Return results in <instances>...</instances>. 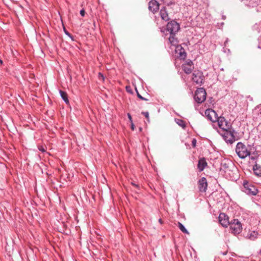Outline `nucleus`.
<instances>
[{
	"label": "nucleus",
	"instance_id": "1",
	"mask_svg": "<svg viewBox=\"0 0 261 261\" xmlns=\"http://www.w3.org/2000/svg\"><path fill=\"white\" fill-rule=\"evenodd\" d=\"M250 146H247L241 142L237 144L236 152L238 156L242 159H245L250 155Z\"/></svg>",
	"mask_w": 261,
	"mask_h": 261
},
{
	"label": "nucleus",
	"instance_id": "2",
	"mask_svg": "<svg viewBox=\"0 0 261 261\" xmlns=\"http://www.w3.org/2000/svg\"><path fill=\"white\" fill-rule=\"evenodd\" d=\"M236 133L233 129L230 128L229 129L224 130L223 133H222L221 135L226 143L231 144L237 140L234 135Z\"/></svg>",
	"mask_w": 261,
	"mask_h": 261
},
{
	"label": "nucleus",
	"instance_id": "3",
	"mask_svg": "<svg viewBox=\"0 0 261 261\" xmlns=\"http://www.w3.org/2000/svg\"><path fill=\"white\" fill-rule=\"evenodd\" d=\"M205 77L201 71L194 70L192 73V81L196 85H201L203 84Z\"/></svg>",
	"mask_w": 261,
	"mask_h": 261
},
{
	"label": "nucleus",
	"instance_id": "4",
	"mask_svg": "<svg viewBox=\"0 0 261 261\" xmlns=\"http://www.w3.org/2000/svg\"><path fill=\"white\" fill-rule=\"evenodd\" d=\"M230 228H242L245 220L239 216H236L230 221Z\"/></svg>",
	"mask_w": 261,
	"mask_h": 261
},
{
	"label": "nucleus",
	"instance_id": "5",
	"mask_svg": "<svg viewBox=\"0 0 261 261\" xmlns=\"http://www.w3.org/2000/svg\"><path fill=\"white\" fill-rule=\"evenodd\" d=\"M206 92L203 88H198L194 94V99L198 103L203 102L206 99Z\"/></svg>",
	"mask_w": 261,
	"mask_h": 261
},
{
	"label": "nucleus",
	"instance_id": "6",
	"mask_svg": "<svg viewBox=\"0 0 261 261\" xmlns=\"http://www.w3.org/2000/svg\"><path fill=\"white\" fill-rule=\"evenodd\" d=\"M244 191L248 195H256L258 191L255 186L249 184L247 181H244L243 184Z\"/></svg>",
	"mask_w": 261,
	"mask_h": 261
},
{
	"label": "nucleus",
	"instance_id": "7",
	"mask_svg": "<svg viewBox=\"0 0 261 261\" xmlns=\"http://www.w3.org/2000/svg\"><path fill=\"white\" fill-rule=\"evenodd\" d=\"M179 29V24L174 20L169 22L167 24L166 30L169 32L170 34H175Z\"/></svg>",
	"mask_w": 261,
	"mask_h": 261
},
{
	"label": "nucleus",
	"instance_id": "8",
	"mask_svg": "<svg viewBox=\"0 0 261 261\" xmlns=\"http://www.w3.org/2000/svg\"><path fill=\"white\" fill-rule=\"evenodd\" d=\"M243 236L247 239L254 240L257 238L258 232L253 229H243Z\"/></svg>",
	"mask_w": 261,
	"mask_h": 261
},
{
	"label": "nucleus",
	"instance_id": "9",
	"mask_svg": "<svg viewBox=\"0 0 261 261\" xmlns=\"http://www.w3.org/2000/svg\"><path fill=\"white\" fill-rule=\"evenodd\" d=\"M216 121L218 122L219 127L223 130L229 129L231 127L230 124L223 117H218Z\"/></svg>",
	"mask_w": 261,
	"mask_h": 261
},
{
	"label": "nucleus",
	"instance_id": "10",
	"mask_svg": "<svg viewBox=\"0 0 261 261\" xmlns=\"http://www.w3.org/2000/svg\"><path fill=\"white\" fill-rule=\"evenodd\" d=\"M229 217L224 213H221L219 216V221L224 227H227L230 225Z\"/></svg>",
	"mask_w": 261,
	"mask_h": 261
},
{
	"label": "nucleus",
	"instance_id": "11",
	"mask_svg": "<svg viewBox=\"0 0 261 261\" xmlns=\"http://www.w3.org/2000/svg\"><path fill=\"white\" fill-rule=\"evenodd\" d=\"M205 115L207 119L213 122H216L218 118V116L216 112L211 109H206L205 111Z\"/></svg>",
	"mask_w": 261,
	"mask_h": 261
},
{
	"label": "nucleus",
	"instance_id": "12",
	"mask_svg": "<svg viewBox=\"0 0 261 261\" xmlns=\"http://www.w3.org/2000/svg\"><path fill=\"white\" fill-rule=\"evenodd\" d=\"M198 186L199 192H206L207 188V182L205 177H203L198 180Z\"/></svg>",
	"mask_w": 261,
	"mask_h": 261
},
{
	"label": "nucleus",
	"instance_id": "13",
	"mask_svg": "<svg viewBox=\"0 0 261 261\" xmlns=\"http://www.w3.org/2000/svg\"><path fill=\"white\" fill-rule=\"evenodd\" d=\"M160 4L156 0H151L148 3V9L153 14L159 10Z\"/></svg>",
	"mask_w": 261,
	"mask_h": 261
},
{
	"label": "nucleus",
	"instance_id": "14",
	"mask_svg": "<svg viewBox=\"0 0 261 261\" xmlns=\"http://www.w3.org/2000/svg\"><path fill=\"white\" fill-rule=\"evenodd\" d=\"M182 68L186 74L191 73L194 68L193 62L191 61L187 62L182 65Z\"/></svg>",
	"mask_w": 261,
	"mask_h": 261
},
{
	"label": "nucleus",
	"instance_id": "15",
	"mask_svg": "<svg viewBox=\"0 0 261 261\" xmlns=\"http://www.w3.org/2000/svg\"><path fill=\"white\" fill-rule=\"evenodd\" d=\"M160 15L163 20L168 21L170 20V17L166 7H162L160 11Z\"/></svg>",
	"mask_w": 261,
	"mask_h": 261
},
{
	"label": "nucleus",
	"instance_id": "16",
	"mask_svg": "<svg viewBox=\"0 0 261 261\" xmlns=\"http://www.w3.org/2000/svg\"><path fill=\"white\" fill-rule=\"evenodd\" d=\"M207 166L206 159L204 158H200L197 164V168L199 172H202Z\"/></svg>",
	"mask_w": 261,
	"mask_h": 261
},
{
	"label": "nucleus",
	"instance_id": "17",
	"mask_svg": "<svg viewBox=\"0 0 261 261\" xmlns=\"http://www.w3.org/2000/svg\"><path fill=\"white\" fill-rule=\"evenodd\" d=\"M175 51L176 53L178 51L179 58L180 59H185L186 58V53L184 48L181 45H177L176 47Z\"/></svg>",
	"mask_w": 261,
	"mask_h": 261
},
{
	"label": "nucleus",
	"instance_id": "18",
	"mask_svg": "<svg viewBox=\"0 0 261 261\" xmlns=\"http://www.w3.org/2000/svg\"><path fill=\"white\" fill-rule=\"evenodd\" d=\"M252 169L255 175L261 177V166L258 165L256 162H255Z\"/></svg>",
	"mask_w": 261,
	"mask_h": 261
},
{
	"label": "nucleus",
	"instance_id": "19",
	"mask_svg": "<svg viewBox=\"0 0 261 261\" xmlns=\"http://www.w3.org/2000/svg\"><path fill=\"white\" fill-rule=\"evenodd\" d=\"M175 34H170L169 38V42L172 45L175 46L176 47L178 45V41L177 38L175 37Z\"/></svg>",
	"mask_w": 261,
	"mask_h": 261
},
{
	"label": "nucleus",
	"instance_id": "20",
	"mask_svg": "<svg viewBox=\"0 0 261 261\" xmlns=\"http://www.w3.org/2000/svg\"><path fill=\"white\" fill-rule=\"evenodd\" d=\"M59 92H60V95H61L62 98L63 99V100L65 101V102L66 104H69V101L68 99V94L66 93V92L60 90Z\"/></svg>",
	"mask_w": 261,
	"mask_h": 261
},
{
	"label": "nucleus",
	"instance_id": "21",
	"mask_svg": "<svg viewBox=\"0 0 261 261\" xmlns=\"http://www.w3.org/2000/svg\"><path fill=\"white\" fill-rule=\"evenodd\" d=\"M177 124L181 126L183 129H185L186 127V124L185 121L181 119H177L175 120Z\"/></svg>",
	"mask_w": 261,
	"mask_h": 261
},
{
	"label": "nucleus",
	"instance_id": "22",
	"mask_svg": "<svg viewBox=\"0 0 261 261\" xmlns=\"http://www.w3.org/2000/svg\"><path fill=\"white\" fill-rule=\"evenodd\" d=\"M243 229H231V233L234 234H239L240 233H243Z\"/></svg>",
	"mask_w": 261,
	"mask_h": 261
},
{
	"label": "nucleus",
	"instance_id": "23",
	"mask_svg": "<svg viewBox=\"0 0 261 261\" xmlns=\"http://www.w3.org/2000/svg\"><path fill=\"white\" fill-rule=\"evenodd\" d=\"M135 90H136V93H137V97H138L139 99H141V100H145V101H147V100H148V99H147V98H145V97H143V96H142L140 95V94L138 92V90H137V88H136V89H135Z\"/></svg>",
	"mask_w": 261,
	"mask_h": 261
},
{
	"label": "nucleus",
	"instance_id": "24",
	"mask_svg": "<svg viewBox=\"0 0 261 261\" xmlns=\"http://www.w3.org/2000/svg\"><path fill=\"white\" fill-rule=\"evenodd\" d=\"M142 114H143L145 117L147 119L148 121H149V113L148 112H142Z\"/></svg>",
	"mask_w": 261,
	"mask_h": 261
},
{
	"label": "nucleus",
	"instance_id": "25",
	"mask_svg": "<svg viewBox=\"0 0 261 261\" xmlns=\"http://www.w3.org/2000/svg\"><path fill=\"white\" fill-rule=\"evenodd\" d=\"M175 224L178 226L179 227V228H185V227H184V226L181 224L180 223V222H177V224L176 223H175Z\"/></svg>",
	"mask_w": 261,
	"mask_h": 261
},
{
	"label": "nucleus",
	"instance_id": "26",
	"mask_svg": "<svg viewBox=\"0 0 261 261\" xmlns=\"http://www.w3.org/2000/svg\"><path fill=\"white\" fill-rule=\"evenodd\" d=\"M196 140L195 139H193L192 141V146L193 147H195L196 146Z\"/></svg>",
	"mask_w": 261,
	"mask_h": 261
},
{
	"label": "nucleus",
	"instance_id": "27",
	"mask_svg": "<svg viewBox=\"0 0 261 261\" xmlns=\"http://www.w3.org/2000/svg\"><path fill=\"white\" fill-rule=\"evenodd\" d=\"M64 32H65V33L68 35L69 37H70V38H72V35L71 34H70L67 31H66V30L65 29V28L64 29Z\"/></svg>",
	"mask_w": 261,
	"mask_h": 261
},
{
	"label": "nucleus",
	"instance_id": "28",
	"mask_svg": "<svg viewBox=\"0 0 261 261\" xmlns=\"http://www.w3.org/2000/svg\"><path fill=\"white\" fill-rule=\"evenodd\" d=\"M98 77L99 79H101L102 80H104L105 79L103 75L100 72L98 73Z\"/></svg>",
	"mask_w": 261,
	"mask_h": 261
},
{
	"label": "nucleus",
	"instance_id": "29",
	"mask_svg": "<svg viewBox=\"0 0 261 261\" xmlns=\"http://www.w3.org/2000/svg\"><path fill=\"white\" fill-rule=\"evenodd\" d=\"M85 14V11L84 9H82L80 11V14L82 16H84Z\"/></svg>",
	"mask_w": 261,
	"mask_h": 261
},
{
	"label": "nucleus",
	"instance_id": "30",
	"mask_svg": "<svg viewBox=\"0 0 261 261\" xmlns=\"http://www.w3.org/2000/svg\"><path fill=\"white\" fill-rule=\"evenodd\" d=\"M258 109H259V110L257 111V112H258V113H259V114H260V115H258V118L261 119V106L260 107H259Z\"/></svg>",
	"mask_w": 261,
	"mask_h": 261
},
{
	"label": "nucleus",
	"instance_id": "31",
	"mask_svg": "<svg viewBox=\"0 0 261 261\" xmlns=\"http://www.w3.org/2000/svg\"><path fill=\"white\" fill-rule=\"evenodd\" d=\"M257 156H250V159L251 160H255L257 159Z\"/></svg>",
	"mask_w": 261,
	"mask_h": 261
},
{
	"label": "nucleus",
	"instance_id": "32",
	"mask_svg": "<svg viewBox=\"0 0 261 261\" xmlns=\"http://www.w3.org/2000/svg\"><path fill=\"white\" fill-rule=\"evenodd\" d=\"M39 150H40L41 152H43L45 151V150L43 148L42 146H40L39 148Z\"/></svg>",
	"mask_w": 261,
	"mask_h": 261
},
{
	"label": "nucleus",
	"instance_id": "33",
	"mask_svg": "<svg viewBox=\"0 0 261 261\" xmlns=\"http://www.w3.org/2000/svg\"><path fill=\"white\" fill-rule=\"evenodd\" d=\"M127 116H128V118H129V120H130V121L132 122V118L130 114L129 113H128Z\"/></svg>",
	"mask_w": 261,
	"mask_h": 261
},
{
	"label": "nucleus",
	"instance_id": "34",
	"mask_svg": "<svg viewBox=\"0 0 261 261\" xmlns=\"http://www.w3.org/2000/svg\"><path fill=\"white\" fill-rule=\"evenodd\" d=\"M182 230V231L185 233H189L188 231V229H181Z\"/></svg>",
	"mask_w": 261,
	"mask_h": 261
},
{
	"label": "nucleus",
	"instance_id": "35",
	"mask_svg": "<svg viewBox=\"0 0 261 261\" xmlns=\"http://www.w3.org/2000/svg\"><path fill=\"white\" fill-rule=\"evenodd\" d=\"M129 88H130L129 87L127 86V87H126V91H127V92H132L130 91H128V89H129Z\"/></svg>",
	"mask_w": 261,
	"mask_h": 261
},
{
	"label": "nucleus",
	"instance_id": "36",
	"mask_svg": "<svg viewBox=\"0 0 261 261\" xmlns=\"http://www.w3.org/2000/svg\"><path fill=\"white\" fill-rule=\"evenodd\" d=\"M134 127H135L134 125L132 123V126H131L132 130H134Z\"/></svg>",
	"mask_w": 261,
	"mask_h": 261
},
{
	"label": "nucleus",
	"instance_id": "37",
	"mask_svg": "<svg viewBox=\"0 0 261 261\" xmlns=\"http://www.w3.org/2000/svg\"><path fill=\"white\" fill-rule=\"evenodd\" d=\"M133 185L137 188L138 187V186L134 183H132Z\"/></svg>",
	"mask_w": 261,
	"mask_h": 261
},
{
	"label": "nucleus",
	"instance_id": "38",
	"mask_svg": "<svg viewBox=\"0 0 261 261\" xmlns=\"http://www.w3.org/2000/svg\"><path fill=\"white\" fill-rule=\"evenodd\" d=\"M159 222H160V223H161V224L163 223V221H162V220L161 219H159Z\"/></svg>",
	"mask_w": 261,
	"mask_h": 261
},
{
	"label": "nucleus",
	"instance_id": "39",
	"mask_svg": "<svg viewBox=\"0 0 261 261\" xmlns=\"http://www.w3.org/2000/svg\"><path fill=\"white\" fill-rule=\"evenodd\" d=\"M63 231H60L62 233H64V229H61Z\"/></svg>",
	"mask_w": 261,
	"mask_h": 261
},
{
	"label": "nucleus",
	"instance_id": "40",
	"mask_svg": "<svg viewBox=\"0 0 261 261\" xmlns=\"http://www.w3.org/2000/svg\"><path fill=\"white\" fill-rule=\"evenodd\" d=\"M0 63L2 64L3 63V61L2 60L0 59Z\"/></svg>",
	"mask_w": 261,
	"mask_h": 261
}]
</instances>
